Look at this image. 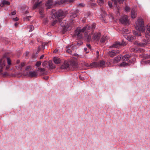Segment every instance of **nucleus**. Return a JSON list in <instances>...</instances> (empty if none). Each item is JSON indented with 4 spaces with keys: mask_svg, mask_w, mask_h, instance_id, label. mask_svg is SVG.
Listing matches in <instances>:
<instances>
[{
    "mask_svg": "<svg viewBox=\"0 0 150 150\" xmlns=\"http://www.w3.org/2000/svg\"><path fill=\"white\" fill-rule=\"evenodd\" d=\"M64 14V12L62 10H59L56 11L54 9H52L51 12L52 17L53 19H55L52 23L51 25H54L58 21L60 23L61 26L63 27L62 32L64 33L68 30L69 26L68 25L70 23L66 21V20H62L60 19Z\"/></svg>",
    "mask_w": 150,
    "mask_h": 150,
    "instance_id": "1",
    "label": "nucleus"
},
{
    "mask_svg": "<svg viewBox=\"0 0 150 150\" xmlns=\"http://www.w3.org/2000/svg\"><path fill=\"white\" fill-rule=\"evenodd\" d=\"M136 29L139 31H133V34L134 36L129 35L127 36V39L130 42H132L136 38V37H140L142 36L141 32H142L144 30V23L142 19H138L136 23L135 27Z\"/></svg>",
    "mask_w": 150,
    "mask_h": 150,
    "instance_id": "2",
    "label": "nucleus"
},
{
    "mask_svg": "<svg viewBox=\"0 0 150 150\" xmlns=\"http://www.w3.org/2000/svg\"><path fill=\"white\" fill-rule=\"evenodd\" d=\"M147 31L145 33V37L147 39L142 38V42H139L138 41H135L134 42V45L138 47H144L146 45L150 43V23L148 24L146 26Z\"/></svg>",
    "mask_w": 150,
    "mask_h": 150,
    "instance_id": "3",
    "label": "nucleus"
},
{
    "mask_svg": "<svg viewBox=\"0 0 150 150\" xmlns=\"http://www.w3.org/2000/svg\"><path fill=\"white\" fill-rule=\"evenodd\" d=\"M86 27H83L82 28H77L75 30L74 36L79 39L82 38V34L85 31Z\"/></svg>",
    "mask_w": 150,
    "mask_h": 150,
    "instance_id": "4",
    "label": "nucleus"
},
{
    "mask_svg": "<svg viewBox=\"0 0 150 150\" xmlns=\"http://www.w3.org/2000/svg\"><path fill=\"white\" fill-rule=\"evenodd\" d=\"M126 44V43L124 40H122L121 42L117 41L115 42L112 46H110V47L119 48L121 46H124Z\"/></svg>",
    "mask_w": 150,
    "mask_h": 150,
    "instance_id": "5",
    "label": "nucleus"
},
{
    "mask_svg": "<svg viewBox=\"0 0 150 150\" xmlns=\"http://www.w3.org/2000/svg\"><path fill=\"white\" fill-rule=\"evenodd\" d=\"M5 65L4 62L2 59H0V74L3 76H5L7 74V72L1 73L3 71V69Z\"/></svg>",
    "mask_w": 150,
    "mask_h": 150,
    "instance_id": "6",
    "label": "nucleus"
},
{
    "mask_svg": "<svg viewBox=\"0 0 150 150\" xmlns=\"http://www.w3.org/2000/svg\"><path fill=\"white\" fill-rule=\"evenodd\" d=\"M120 21L121 23L125 25H127L129 24L128 17L126 15L123 16L120 19Z\"/></svg>",
    "mask_w": 150,
    "mask_h": 150,
    "instance_id": "7",
    "label": "nucleus"
},
{
    "mask_svg": "<svg viewBox=\"0 0 150 150\" xmlns=\"http://www.w3.org/2000/svg\"><path fill=\"white\" fill-rule=\"evenodd\" d=\"M101 36V33H96L93 35V39L96 41H99Z\"/></svg>",
    "mask_w": 150,
    "mask_h": 150,
    "instance_id": "8",
    "label": "nucleus"
},
{
    "mask_svg": "<svg viewBox=\"0 0 150 150\" xmlns=\"http://www.w3.org/2000/svg\"><path fill=\"white\" fill-rule=\"evenodd\" d=\"M119 51L118 50H112L109 52L108 54L111 57H113L118 53Z\"/></svg>",
    "mask_w": 150,
    "mask_h": 150,
    "instance_id": "9",
    "label": "nucleus"
},
{
    "mask_svg": "<svg viewBox=\"0 0 150 150\" xmlns=\"http://www.w3.org/2000/svg\"><path fill=\"white\" fill-rule=\"evenodd\" d=\"M69 65L66 61L64 62V63L61 65V68L62 69H67L69 67Z\"/></svg>",
    "mask_w": 150,
    "mask_h": 150,
    "instance_id": "10",
    "label": "nucleus"
},
{
    "mask_svg": "<svg viewBox=\"0 0 150 150\" xmlns=\"http://www.w3.org/2000/svg\"><path fill=\"white\" fill-rule=\"evenodd\" d=\"M27 75L31 77H36L38 76L36 71H30L27 73Z\"/></svg>",
    "mask_w": 150,
    "mask_h": 150,
    "instance_id": "11",
    "label": "nucleus"
},
{
    "mask_svg": "<svg viewBox=\"0 0 150 150\" xmlns=\"http://www.w3.org/2000/svg\"><path fill=\"white\" fill-rule=\"evenodd\" d=\"M53 2V0H48L45 4L47 8L49 9L52 8Z\"/></svg>",
    "mask_w": 150,
    "mask_h": 150,
    "instance_id": "12",
    "label": "nucleus"
},
{
    "mask_svg": "<svg viewBox=\"0 0 150 150\" xmlns=\"http://www.w3.org/2000/svg\"><path fill=\"white\" fill-rule=\"evenodd\" d=\"M42 1L41 0H38L36 1L35 4H34L33 6V8L35 9L38 7L40 4L42 2Z\"/></svg>",
    "mask_w": 150,
    "mask_h": 150,
    "instance_id": "13",
    "label": "nucleus"
},
{
    "mask_svg": "<svg viewBox=\"0 0 150 150\" xmlns=\"http://www.w3.org/2000/svg\"><path fill=\"white\" fill-rule=\"evenodd\" d=\"M131 55L129 54H125L122 57V59L123 61H128Z\"/></svg>",
    "mask_w": 150,
    "mask_h": 150,
    "instance_id": "14",
    "label": "nucleus"
},
{
    "mask_svg": "<svg viewBox=\"0 0 150 150\" xmlns=\"http://www.w3.org/2000/svg\"><path fill=\"white\" fill-rule=\"evenodd\" d=\"M65 3H67V0H60L55 1V4L60 5Z\"/></svg>",
    "mask_w": 150,
    "mask_h": 150,
    "instance_id": "15",
    "label": "nucleus"
},
{
    "mask_svg": "<svg viewBox=\"0 0 150 150\" xmlns=\"http://www.w3.org/2000/svg\"><path fill=\"white\" fill-rule=\"evenodd\" d=\"M121 55H120L117 56L113 59V62L114 63H117L121 59H122Z\"/></svg>",
    "mask_w": 150,
    "mask_h": 150,
    "instance_id": "16",
    "label": "nucleus"
},
{
    "mask_svg": "<svg viewBox=\"0 0 150 150\" xmlns=\"http://www.w3.org/2000/svg\"><path fill=\"white\" fill-rule=\"evenodd\" d=\"M137 13L135 10L132 9L131 12V16L132 18H134L137 16Z\"/></svg>",
    "mask_w": 150,
    "mask_h": 150,
    "instance_id": "17",
    "label": "nucleus"
},
{
    "mask_svg": "<svg viewBox=\"0 0 150 150\" xmlns=\"http://www.w3.org/2000/svg\"><path fill=\"white\" fill-rule=\"evenodd\" d=\"M10 4V2L7 1L5 0H3L2 1L1 3L0 4V6L1 7L4 6V5H9Z\"/></svg>",
    "mask_w": 150,
    "mask_h": 150,
    "instance_id": "18",
    "label": "nucleus"
},
{
    "mask_svg": "<svg viewBox=\"0 0 150 150\" xmlns=\"http://www.w3.org/2000/svg\"><path fill=\"white\" fill-rule=\"evenodd\" d=\"M98 63L97 62H93L90 64V66L92 67H98Z\"/></svg>",
    "mask_w": 150,
    "mask_h": 150,
    "instance_id": "19",
    "label": "nucleus"
},
{
    "mask_svg": "<svg viewBox=\"0 0 150 150\" xmlns=\"http://www.w3.org/2000/svg\"><path fill=\"white\" fill-rule=\"evenodd\" d=\"M98 67H104L105 65V62L103 60H100L98 62Z\"/></svg>",
    "mask_w": 150,
    "mask_h": 150,
    "instance_id": "20",
    "label": "nucleus"
},
{
    "mask_svg": "<svg viewBox=\"0 0 150 150\" xmlns=\"http://www.w3.org/2000/svg\"><path fill=\"white\" fill-rule=\"evenodd\" d=\"M53 60L54 63L57 64H59L60 63V60L59 58L56 57H54Z\"/></svg>",
    "mask_w": 150,
    "mask_h": 150,
    "instance_id": "21",
    "label": "nucleus"
},
{
    "mask_svg": "<svg viewBox=\"0 0 150 150\" xmlns=\"http://www.w3.org/2000/svg\"><path fill=\"white\" fill-rule=\"evenodd\" d=\"M44 11L43 8H42L41 9L39 10V13L40 15V17L43 18L44 17V14H43Z\"/></svg>",
    "mask_w": 150,
    "mask_h": 150,
    "instance_id": "22",
    "label": "nucleus"
},
{
    "mask_svg": "<svg viewBox=\"0 0 150 150\" xmlns=\"http://www.w3.org/2000/svg\"><path fill=\"white\" fill-rule=\"evenodd\" d=\"M25 65V64L24 62H23L21 63L20 65L18 67V69L21 70H22L23 67H24Z\"/></svg>",
    "mask_w": 150,
    "mask_h": 150,
    "instance_id": "23",
    "label": "nucleus"
},
{
    "mask_svg": "<svg viewBox=\"0 0 150 150\" xmlns=\"http://www.w3.org/2000/svg\"><path fill=\"white\" fill-rule=\"evenodd\" d=\"M77 14L74 12L71 13L70 15V17L71 18H74L77 17Z\"/></svg>",
    "mask_w": 150,
    "mask_h": 150,
    "instance_id": "24",
    "label": "nucleus"
},
{
    "mask_svg": "<svg viewBox=\"0 0 150 150\" xmlns=\"http://www.w3.org/2000/svg\"><path fill=\"white\" fill-rule=\"evenodd\" d=\"M70 65H71L72 66H76V62L74 60H72L70 62Z\"/></svg>",
    "mask_w": 150,
    "mask_h": 150,
    "instance_id": "25",
    "label": "nucleus"
},
{
    "mask_svg": "<svg viewBox=\"0 0 150 150\" xmlns=\"http://www.w3.org/2000/svg\"><path fill=\"white\" fill-rule=\"evenodd\" d=\"M106 39V37L105 36H103L101 38L100 41L101 43H104L105 42Z\"/></svg>",
    "mask_w": 150,
    "mask_h": 150,
    "instance_id": "26",
    "label": "nucleus"
},
{
    "mask_svg": "<svg viewBox=\"0 0 150 150\" xmlns=\"http://www.w3.org/2000/svg\"><path fill=\"white\" fill-rule=\"evenodd\" d=\"M128 65V64L127 63L122 62L120 64V66L122 67H125Z\"/></svg>",
    "mask_w": 150,
    "mask_h": 150,
    "instance_id": "27",
    "label": "nucleus"
},
{
    "mask_svg": "<svg viewBox=\"0 0 150 150\" xmlns=\"http://www.w3.org/2000/svg\"><path fill=\"white\" fill-rule=\"evenodd\" d=\"M28 28L29 29V32H31L34 29V27L33 25H29L28 26Z\"/></svg>",
    "mask_w": 150,
    "mask_h": 150,
    "instance_id": "28",
    "label": "nucleus"
},
{
    "mask_svg": "<svg viewBox=\"0 0 150 150\" xmlns=\"http://www.w3.org/2000/svg\"><path fill=\"white\" fill-rule=\"evenodd\" d=\"M49 66L51 69H53L55 68V66L52 62H50L49 63Z\"/></svg>",
    "mask_w": 150,
    "mask_h": 150,
    "instance_id": "29",
    "label": "nucleus"
},
{
    "mask_svg": "<svg viewBox=\"0 0 150 150\" xmlns=\"http://www.w3.org/2000/svg\"><path fill=\"white\" fill-rule=\"evenodd\" d=\"M84 27H86V29L85 30V31L87 30H89L92 29L91 25H87L86 26H84Z\"/></svg>",
    "mask_w": 150,
    "mask_h": 150,
    "instance_id": "30",
    "label": "nucleus"
},
{
    "mask_svg": "<svg viewBox=\"0 0 150 150\" xmlns=\"http://www.w3.org/2000/svg\"><path fill=\"white\" fill-rule=\"evenodd\" d=\"M83 43L82 41H79L77 42L76 45L78 46H79L82 45Z\"/></svg>",
    "mask_w": 150,
    "mask_h": 150,
    "instance_id": "31",
    "label": "nucleus"
},
{
    "mask_svg": "<svg viewBox=\"0 0 150 150\" xmlns=\"http://www.w3.org/2000/svg\"><path fill=\"white\" fill-rule=\"evenodd\" d=\"M109 18L111 19V20H114V17L112 14H110L109 15Z\"/></svg>",
    "mask_w": 150,
    "mask_h": 150,
    "instance_id": "32",
    "label": "nucleus"
},
{
    "mask_svg": "<svg viewBox=\"0 0 150 150\" xmlns=\"http://www.w3.org/2000/svg\"><path fill=\"white\" fill-rule=\"evenodd\" d=\"M31 16L25 17L24 18V19L25 21H28L29 20V18H31Z\"/></svg>",
    "mask_w": 150,
    "mask_h": 150,
    "instance_id": "33",
    "label": "nucleus"
},
{
    "mask_svg": "<svg viewBox=\"0 0 150 150\" xmlns=\"http://www.w3.org/2000/svg\"><path fill=\"white\" fill-rule=\"evenodd\" d=\"M41 64V62L40 61H38L36 63V64H35V65L37 66V67H39L40 66Z\"/></svg>",
    "mask_w": 150,
    "mask_h": 150,
    "instance_id": "34",
    "label": "nucleus"
},
{
    "mask_svg": "<svg viewBox=\"0 0 150 150\" xmlns=\"http://www.w3.org/2000/svg\"><path fill=\"white\" fill-rule=\"evenodd\" d=\"M38 69L39 71L42 73H43L45 71V70L44 68H39Z\"/></svg>",
    "mask_w": 150,
    "mask_h": 150,
    "instance_id": "35",
    "label": "nucleus"
},
{
    "mask_svg": "<svg viewBox=\"0 0 150 150\" xmlns=\"http://www.w3.org/2000/svg\"><path fill=\"white\" fill-rule=\"evenodd\" d=\"M91 36L90 35H88L87 38V41L88 42H90L91 41Z\"/></svg>",
    "mask_w": 150,
    "mask_h": 150,
    "instance_id": "36",
    "label": "nucleus"
},
{
    "mask_svg": "<svg viewBox=\"0 0 150 150\" xmlns=\"http://www.w3.org/2000/svg\"><path fill=\"white\" fill-rule=\"evenodd\" d=\"M7 62L8 65H10L11 64V61L10 59L8 57L7 58Z\"/></svg>",
    "mask_w": 150,
    "mask_h": 150,
    "instance_id": "37",
    "label": "nucleus"
},
{
    "mask_svg": "<svg viewBox=\"0 0 150 150\" xmlns=\"http://www.w3.org/2000/svg\"><path fill=\"white\" fill-rule=\"evenodd\" d=\"M130 9V8L128 6H126L125 7V11L126 12L129 11Z\"/></svg>",
    "mask_w": 150,
    "mask_h": 150,
    "instance_id": "38",
    "label": "nucleus"
},
{
    "mask_svg": "<svg viewBox=\"0 0 150 150\" xmlns=\"http://www.w3.org/2000/svg\"><path fill=\"white\" fill-rule=\"evenodd\" d=\"M48 21L47 18H45L43 20V23L44 24H46L47 23Z\"/></svg>",
    "mask_w": 150,
    "mask_h": 150,
    "instance_id": "39",
    "label": "nucleus"
},
{
    "mask_svg": "<svg viewBox=\"0 0 150 150\" xmlns=\"http://www.w3.org/2000/svg\"><path fill=\"white\" fill-rule=\"evenodd\" d=\"M66 52L69 53H71L72 52V50L70 48L66 50Z\"/></svg>",
    "mask_w": 150,
    "mask_h": 150,
    "instance_id": "40",
    "label": "nucleus"
},
{
    "mask_svg": "<svg viewBox=\"0 0 150 150\" xmlns=\"http://www.w3.org/2000/svg\"><path fill=\"white\" fill-rule=\"evenodd\" d=\"M108 5L110 7H112V2H111L110 1H108Z\"/></svg>",
    "mask_w": 150,
    "mask_h": 150,
    "instance_id": "41",
    "label": "nucleus"
},
{
    "mask_svg": "<svg viewBox=\"0 0 150 150\" xmlns=\"http://www.w3.org/2000/svg\"><path fill=\"white\" fill-rule=\"evenodd\" d=\"M31 67V66H28L26 67L25 69V71H28L29 69H30Z\"/></svg>",
    "mask_w": 150,
    "mask_h": 150,
    "instance_id": "42",
    "label": "nucleus"
},
{
    "mask_svg": "<svg viewBox=\"0 0 150 150\" xmlns=\"http://www.w3.org/2000/svg\"><path fill=\"white\" fill-rule=\"evenodd\" d=\"M85 6V4L82 3H80L78 4V6L83 7Z\"/></svg>",
    "mask_w": 150,
    "mask_h": 150,
    "instance_id": "43",
    "label": "nucleus"
},
{
    "mask_svg": "<svg viewBox=\"0 0 150 150\" xmlns=\"http://www.w3.org/2000/svg\"><path fill=\"white\" fill-rule=\"evenodd\" d=\"M13 21H17L18 20V18L17 17H16V18H14L13 19Z\"/></svg>",
    "mask_w": 150,
    "mask_h": 150,
    "instance_id": "44",
    "label": "nucleus"
},
{
    "mask_svg": "<svg viewBox=\"0 0 150 150\" xmlns=\"http://www.w3.org/2000/svg\"><path fill=\"white\" fill-rule=\"evenodd\" d=\"M75 0H67V3H71L74 2Z\"/></svg>",
    "mask_w": 150,
    "mask_h": 150,
    "instance_id": "45",
    "label": "nucleus"
},
{
    "mask_svg": "<svg viewBox=\"0 0 150 150\" xmlns=\"http://www.w3.org/2000/svg\"><path fill=\"white\" fill-rule=\"evenodd\" d=\"M91 26L92 29L96 27L95 25L94 24H92Z\"/></svg>",
    "mask_w": 150,
    "mask_h": 150,
    "instance_id": "46",
    "label": "nucleus"
},
{
    "mask_svg": "<svg viewBox=\"0 0 150 150\" xmlns=\"http://www.w3.org/2000/svg\"><path fill=\"white\" fill-rule=\"evenodd\" d=\"M11 14L12 15H14L16 14V12L14 11H13L11 12Z\"/></svg>",
    "mask_w": 150,
    "mask_h": 150,
    "instance_id": "47",
    "label": "nucleus"
},
{
    "mask_svg": "<svg viewBox=\"0 0 150 150\" xmlns=\"http://www.w3.org/2000/svg\"><path fill=\"white\" fill-rule=\"evenodd\" d=\"M79 9H77L75 10L74 12L76 13L77 14V13H79Z\"/></svg>",
    "mask_w": 150,
    "mask_h": 150,
    "instance_id": "48",
    "label": "nucleus"
},
{
    "mask_svg": "<svg viewBox=\"0 0 150 150\" xmlns=\"http://www.w3.org/2000/svg\"><path fill=\"white\" fill-rule=\"evenodd\" d=\"M86 46L89 49L91 48V46L90 44H87Z\"/></svg>",
    "mask_w": 150,
    "mask_h": 150,
    "instance_id": "49",
    "label": "nucleus"
},
{
    "mask_svg": "<svg viewBox=\"0 0 150 150\" xmlns=\"http://www.w3.org/2000/svg\"><path fill=\"white\" fill-rule=\"evenodd\" d=\"M125 0H117V1L120 3H122Z\"/></svg>",
    "mask_w": 150,
    "mask_h": 150,
    "instance_id": "50",
    "label": "nucleus"
},
{
    "mask_svg": "<svg viewBox=\"0 0 150 150\" xmlns=\"http://www.w3.org/2000/svg\"><path fill=\"white\" fill-rule=\"evenodd\" d=\"M49 78V77L47 76H46L44 77V79L46 80H47Z\"/></svg>",
    "mask_w": 150,
    "mask_h": 150,
    "instance_id": "51",
    "label": "nucleus"
},
{
    "mask_svg": "<svg viewBox=\"0 0 150 150\" xmlns=\"http://www.w3.org/2000/svg\"><path fill=\"white\" fill-rule=\"evenodd\" d=\"M10 65H8V66H7L6 67V70H7V69H8L9 68Z\"/></svg>",
    "mask_w": 150,
    "mask_h": 150,
    "instance_id": "52",
    "label": "nucleus"
},
{
    "mask_svg": "<svg viewBox=\"0 0 150 150\" xmlns=\"http://www.w3.org/2000/svg\"><path fill=\"white\" fill-rule=\"evenodd\" d=\"M58 49H56L53 52L54 53H57L58 52Z\"/></svg>",
    "mask_w": 150,
    "mask_h": 150,
    "instance_id": "53",
    "label": "nucleus"
},
{
    "mask_svg": "<svg viewBox=\"0 0 150 150\" xmlns=\"http://www.w3.org/2000/svg\"><path fill=\"white\" fill-rule=\"evenodd\" d=\"M29 53V52H26L25 53V55L26 56H27Z\"/></svg>",
    "mask_w": 150,
    "mask_h": 150,
    "instance_id": "54",
    "label": "nucleus"
},
{
    "mask_svg": "<svg viewBox=\"0 0 150 150\" xmlns=\"http://www.w3.org/2000/svg\"><path fill=\"white\" fill-rule=\"evenodd\" d=\"M44 57V55H42L40 57V59H42V58H43V57Z\"/></svg>",
    "mask_w": 150,
    "mask_h": 150,
    "instance_id": "55",
    "label": "nucleus"
},
{
    "mask_svg": "<svg viewBox=\"0 0 150 150\" xmlns=\"http://www.w3.org/2000/svg\"><path fill=\"white\" fill-rule=\"evenodd\" d=\"M99 1H100L101 3H103L104 2L103 0H99Z\"/></svg>",
    "mask_w": 150,
    "mask_h": 150,
    "instance_id": "56",
    "label": "nucleus"
},
{
    "mask_svg": "<svg viewBox=\"0 0 150 150\" xmlns=\"http://www.w3.org/2000/svg\"><path fill=\"white\" fill-rule=\"evenodd\" d=\"M45 62H44L42 63V65L43 67H44L45 66Z\"/></svg>",
    "mask_w": 150,
    "mask_h": 150,
    "instance_id": "57",
    "label": "nucleus"
},
{
    "mask_svg": "<svg viewBox=\"0 0 150 150\" xmlns=\"http://www.w3.org/2000/svg\"><path fill=\"white\" fill-rule=\"evenodd\" d=\"M18 25V23H16L15 24H14V25L15 26H17Z\"/></svg>",
    "mask_w": 150,
    "mask_h": 150,
    "instance_id": "58",
    "label": "nucleus"
},
{
    "mask_svg": "<svg viewBox=\"0 0 150 150\" xmlns=\"http://www.w3.org/2000/svg\"><path fill=\"white\" fill-rule=\"evenodd\" d=\"M112 1H115V3H116L117 1V0H112Z\"/></svg>",
    "mask_w": 150,
    "mask_h": 150,
    "instance_id": "59",
    "label": "nucleus"
},
{
    "mask_svg": "<svg viewBox=\"0 0 150 150\" xmlns=\"http://www.w3.org/2000/svg\"><path fill=\"white\" fill-rule=\"evenodd\" d=\"M87 50V48H86V47H85V48H84V51H85L86 52Z\"/></svg>",
    "mask_w": 150,
    "mask_h": 150,
    "instance_id": "60",
    "label": "nucleus"
},
{
    "mask_svg": "<svg viewBox=\"0 0 150 150\" xmlns=\"http://www.w3.org/2000/svg\"><path fill=\"white\" fill-rule=\"evenodd\" d=\"M20 62V61L19 60H17V64L19 63Z\"/></svg>",
    "mask_w": 150,
    "mask_h": 150,
    "instance_id": "61",
    "label": "nucleus"
},
{
    "mask_svg": "<svg viewBox=\"0 0 150 150\" xmlns=\"http://www.w3.org/2000/svg\"><path fill=\"white\" fill-rule=\"evenodd\" d=\"M147 58H150V55H148V56L147 57Z\"/></svg>",
    "mask_w": 150,
    "mask_h": 150,
    "instance_id": "62",
    "label": "nucleus"
},
{
    "mask_svg": "<svg viewBox=\"0 0 150 150\" xmlns=\"http://www.w3.org/2000/svg\"><path fill=\"white\" fill-rule=\"evenodd\" d=\"M96 53L97 54H99V52L98 51H96Z\"/></svg>",
    "mask_w": 150,
    "mask_h": 150,
    "instance_id": "63",
    "label": "nucleus"
},
{
    "mask_svg": "<svg viewBox=\"0 0 150 150\" xmlns=\"http://www.w3.org/2000/svg\"><path fill=\"white\" fill-rule=\"evenodd\" d=\"M103 18V16H102L101 17H100V19H101V20H102V19Z\"/></svg>",
    "mask_w": 150,
    "mask_h": 150,
    "instance_id": "64",
    "label": "nucleus"
}]
</instances>
